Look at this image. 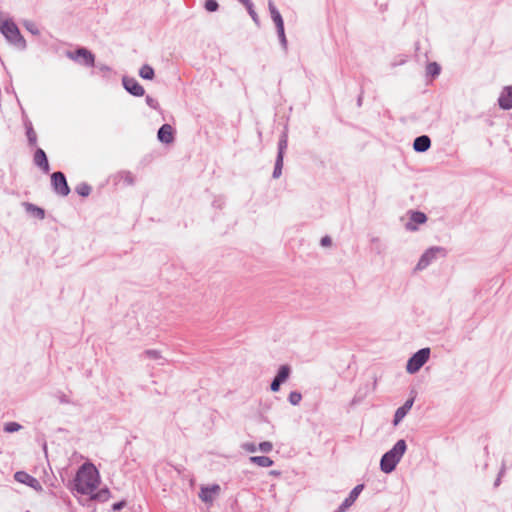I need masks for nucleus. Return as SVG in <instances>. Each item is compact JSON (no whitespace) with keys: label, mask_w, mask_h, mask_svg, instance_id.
<instances>
[{"label":"nucleus","mask_w":512,"mask_h":512,"mask_svg":"<svg viewBox=\"0 0 512 512\" xmlns=\"http://www.w3.org/2000/svg\"><path fill=\"white\" fill-rule=\"evenodd\" d=\"M0 32L5 39L19 49L26 48V41L15 22L0 11Z\"/></svg>","instance_id":"f03ea898"},{"label":"nucleus","mask_w":512,"mask_h":512,"mask_svg":"<svg viewBox=\"0 0 512 512\" xmlns=\"http://www.w3.org/2000/svg\"><path fill=\"white\" fill-rule=\"evenodd\" d=\"M125 505H126L125 501H120V502L114 503L112 506V509L114 511H120L121 509L124 508Z\"/></svg>","instance_id":"ea45409f"},{"label":"nucleus","mask_w":512,"mask_h":512,"mask_svg":"<svg viewBox=\"0 0 512 512\" xmlns=\"http://www.w3.org/2000/svg\"><path fill=\"white\" fill-rule=\"evenodd\" d=\"M430 356L429 348H422L414 353L408 360L406 370L410 374L418 372L421 367L428 361Z\"/></svg>","instance_id":"39448f33"},{"label":"nucleus","mask_w":512,"mask_h":512,"mask_svg":"<svg viewBox=\"0 0 512 512\" xmlns=\"http://www.w3.org/2000/svg\"><path fill=\"white\" fill-rule=\"evenodd\" d=\"M22 25L24 26V28L29 31L31 34L33 35H39L40 34V31L36 25V23H34L33 21H30V20H24L22 22Z\"/></svg>","instance_id":"a878e982"},{"label":"nucleus","mask_w":512,"mask_h":512,"mask_svg":"<svg viewBox=\"0 0 512 512\" xmlns=\"http://www.w3.org/2000/svg\"><path fill=\"white\" fill-rule=\"evenodd\" d=\"M96 68L101 72L103 73L104 75H106L107 73H109L111 71V68L109 66H107L106 64H103V63H98L96 65Z\"/></svg>","instance_id":"4c0bfd02"},{"label":"nucleus","mask_w":512,"mask_h":512,"mask_svg":"<svg viewBox=\"0 0 512 512\" xmlns=\"http://www.w3.org/2000/svg\"><path fill=\"white\" fill-rule=\"evenodd\" d=\"M301 400H302L301 393H299L297 391L290 392V394L288 396V401L290 402V404L296 406L300 403Z\"/></svg>","instance_id":"7c9ffc66"},{"label":"nucleus","mask_w":512,"mask_h":512,"mask_svg":"<svg viewBox=\"0 0 512 512\" xmlns=\"http://www.w3.org/2000/svg\"><path fill=\"white\" fill-rule=\"evenodd\" d=\"M238 1L241 2V3H247L248 2V0H238Z\"/></svg>","instance_id":"de8ad7c7"},{"label":"nucleus","mask_w":512,"mask_h":512,"mask_svg":"<svg viewBox=\"0 0 512 512\" xmlns=\"http://www.w3.org/2000/svg\"><path fill=\"white\" fill-rule=\"evenodd\" d=\"M440 70V66L436 62L429 63L426 68L427 74L433 77L439 75Z\"/></svg>","instance_id":"c756f323"},{"label":"nucleus","mask_w":512,"mask_h":512,"mask_svg":"<svg viewBox=\"0 0 512 512\" xmlns=\"http://www.w3.org/2000/svg\"><path fill=\"white\" fill-rule=\"evenodd\" d=\"M410 221L405 224V228L408 231H416L418 224H424L427 221L425 213L420 211H410Z\"/></svg>","instance_id":"9b49d317"},{"label":"nucleus","mask_w":512,"mask_h":512,"mask_svg":"<svg viewBox=\"0 0 512 512\" xmlns=\"http://www.w3.org/2000/svg\"><path fill=\"white\" fill-rule=\"evenodd\" d=\"M371 241H372L373 243H376V242H379L380 240H379V238H378V237H373V238L371 239Z\"/></svg>","instance_id":"c03bdc74"},{"label":"nucleus","mask_w":512,"mask_h":512,"mask_svg":"<svg viewBox=\"0 0 512 512\" xmlns=\"http://www.w3.org/2000/svg\"><path fill=\"white\" fill-rule=\"evenodd\" d=\"M243 4H244V5H245V7L247 8L249 15L252 17V19L254 20V22L258 24V22H259V20H258V15H257V13L254 11L253 4H252L251 0H248V2H247V3H243Z\"/></svg>","instance_id":"72a5a7b5"},{"label":"nucleus","mask_w":512,"mask_h":512,"mask_svg":"<svg viewBox=\"0 0 512 512\" xmlns=\"http://www.w3.org/2000/svg\"><path fill=\"white\" fill-rule=\"evenodd\" d=\"M14 478L16 481L24 483L30 487H35L36 485H39V482L37 481L36 478H34L33 476L29 475L24 471L16 472Z\"/></svg>","instance_id":"a211bd4d"},{"label":"nucleus","mask_w":512,"mask_h":512,"mask_svg":"<svg viewBox=\"0 0 512 512\" xmlns=\"http://www.w3.org/2000/svg\"><path fill=\"white\" fill-rule=\"evenodd\" d=\"M23 205L25 207V210L28 213H30L33 217L37 219H44L45 211L42 208L28 202L23 203Z\"/></svg>","instance_id":"aec40b11"},{"label":"nucleus","mask_w":512,"mask_h":512,"mask_svg":"<svg viewBox=\"0 0 512 512\" xmlns=\"http://www.w3.org/2000/svg\"><path fill=\"white\" fill-rule=\"evenodd\" d=\"M363 489H364V485L363 484L356 485L351 490V492L349 493L348 497L345 498V500L341 503V505L339 506V508L335 512H344L349 507H351L353 505V503L356 501V499L358 498L359 494L363 491Z\"/></svg>","instance_id":"9d476101"},{"label":"nucleus","mask_w":512,"mask_h":512,"mask_svg":"<svg viewBox=\"0 0 512 512\" xmlns=\"http://www.w3.org/2000/svg\"><path fill=\"white\" fill-rule=\"evenodd\" d=\"M146 103L154 109L157 108V102L150 96H146Z\"/></svg>","instance_id":"79ce46f5"},{"label":"nucleus","mask_w":512,"mask_h":512,"mask_svg":"<svg viewBox=\"0 0 512 512\" xmlns=\"http://www.w3.org/2000/svg\"><path fill=\"white\" fill-rule=\"evenodd\" d=\"M21 429V425L17 422H8L4 425V431L7 433H13L19 431Z\"/></svg>","instance_id":"473e14b6"},{"label":"nucleus","mask_w":512,"mask_h":512,"mask_svg":"<svg viewBox=\"0 0 512 512\" xmlns=\"http://www.w3.org/2000/svg\"><path fill=\"white\" fill-rule=\"evenodd\" d=\"M332 244V240L329 236H324L322 239H321V245L323 247H328Z\"/></svg>","instance_id":"a19ab883"},{"label":"nucleus","mask_w":512,"mask_h":512,"mask_svg":"<svg viewBox=\"0 0 512 512\" xmlns=\"http://www.w3.org/2000/svg\"><path fill=\"white\" fill-rule=\"evenodd\" d=\"M75 190L80 196L83 197H86L91 193V187L86 183L78 184Z\"/></svg>","instance_id":"c85d7f7f"},{"label":"nucleus","mask_w":512,"mask_h":512,"mask_svg":"<svg viewBox=\"0 0 512 512\" xmlns=\"http://www.w3.org/2000/svg\"><path fill=\"white\" fill-rule=\"evenodd\" d=\"M51 184L56 194L60 196H67L70 193L65 175L58 171L51 175Z\"/></svg>","instance_id":"0eeeda50"},{"label":"nucleus","mask_w":512,"mask_h":512,"mask_svg":"<svg viewBox=\"0 0 512 512\" xmlns=\"http://www.w3.org/2000/svg\"><path fill=\"white\" fill-rule=\"evenodd\" d=\"M503 473H504V468H502V470L500 471L499 476L494 483L495 486H498L500 484V477Z\"/></svg>","instance_id":"37998d69"},{"label":"nucleus","mask_w":512,"mask_h":512,"mask_svg":"<svg viewBox=\"0 0 512 512\" xmlns=\"http://www.w3.org/2000/svg\"><path fill=\"white\" fill-rule=\"evenodd\" d=\"M99 473L91 463L83 464L74 479V490L82 495L92 494L98 487Z\"/></svg>","instance_id":"f257e3e1"},{"label":"nucleus","mask_w":512,"mask_h":512,"mask_svg":"<svg viewBox=\"0 0 512 512\" xmlns=\"http://www.w3.org/2000/svg\"><path fill=\"white\" fill-rule=\"evenodd\" d=\"M279 41L284 50H287V39L285 36L284 24L276 27Z\"/></svg>","instance_id":"bb28decb"},{"label":"nucleus","mask_w":512,"mask_h":512,"mask_svg":"<svg viewBox=\"0 0 512 512\" xmlns=\"http://www.w3.org/2000/svg\"><path fill=\"white\" fill-rule=\"evenodd\" d=\"M26 135H27V138H28V142L30 145H35L36 142H37V135L35 133V131L33 130L32 126L29 125L27 127V131H26Z\"/></svg>","instance_id":"2f4dec72"},{"label":"nucleus","mask_w":512,"mask_h":512,"mask_svg":"<svg viewBox=\"0 0 512 512\" xmlns=\"http://www.w3.org/2000/svg\"><path fill=\"white\" fill-rule=\"evenodd\" d=\"M90 495H91V497H90L91 500L105 502L110 498V491L108 488H103V489H100L96 493L93 492Z\"/></svg>","instance_id":"4be33fe9"},{"label":"nucleus","mask_w":512,"mask_h":512,"mask_svg":"<svg viewBox=\"0 0 512 512\" xmlns=\"http://www.w3.org/2000/svg\"><path fill=\"white\" fill-rule=\"evenodd\" d=\"M242 448H243L244 450H246L247 452H250V453H254V452H256V450H257V448H256L255 444H253V443H244V444L242 445Z\"/></svg>","instance_id":"58836bf2"},{"label":"nucleus","mask_w":512,"mask_h":512,"mask_svg":"<svg viewBox=\"0 0 512 512\" xmlns=\"http://www.w3.org/2000/svg\"><path fill=\"white\" fill-rule=\"evenodd\" d=\"M283 159L284 158L276 157L275 167H274V171H273V175H272L273 178H275V179L279 178L282 174Z\"/></svg>","instance_id":"cd10ccee"},{"label":"nucleus","mask_w":512,"mask_h":512,"mask_svg":"<svg viewBox=\"0 0 512 512\" xmlns=\"http://www.w3.org/2000/svg\"><path fill=\"white\" fill-rule=\"evenodd\" d=\"M66 56L79 64L87 67L95 66V56L87 48L80 47L76 51H67Z\"/></svg>","instance_id":"423d86ee"},{"label":"nucleus","mask_w":512,"mask_h":512,"mask_svg":"<svg viewBox=\"0 0 512 512\" xmlns=\"http://www.w3.org/2000/svg\"><path fill=\"white\" fill-rule=\"evenodd\" d=\"M407 445L405 440H398L395 445L387 451L380 460V469L388 474L395 470L397 464L405 454Z\"/></svg>","instance_id":"7ed1b4c3"},{"label":"nucleus","mask_w":512,"mask_h":512,"mask_svg":"<svg viewBox=\"0 0 512 512\" xmlns=\"http://www.w3.org/2000/svg\"><path fill=\"white\" fill-rule=\"evenodd\" d=\"M143 355L148 359L155 360V361H161L159 363L161 365L164 364L163 357H162L160 351H158V350L149 349V350L144 351Z\"/></svg>","instance_id":"393cba45"},{"label":"nucleus","mask_w":512,"mask_h":512,"mask_svg":"<svg viewBox=\"0 0 512 512\" xmlns=\"http://www.w3.org/2000/svg\"><path fill=\"white\" fill-rule=\"evenodd\" d=\"M122 179L123 181L127 184V185H133L135 180H134V176L131 172H123L122 174Z\"/></svg>","instance_id":"e433bc0d"},{"label":"nucleus","mask_w":512,"mask_h":512,"mask_svg":"<svg viewBox=\"0 0 512 512\" xmlns=\"http://www.w3.org/2000/svg\"><path fill=\"white\" fill-rule=\"evenodd\" d=\"M431 147V140L427 135H421L415 138L413 149L416 152H426Z\"/></svg>","instance_id":"dca6fc26"},{"label":"nucleus","mask_w":512,"mask_h":512,"mask_svg":"<svg viewBox=\"0 0 512 512\" xmlns=\"http://www.w3.org/2000/svg\"><path fill=\"white\" fill-rule=\"evenodd\" d=\"M357 102H358V105L360 106V105H361V102H362V97H361V96H359V98H358V101H357Z\"/></svg>","instance_id":"49530a36"},{"label":"nucleus","mask_w":512,"mask_h":512,"mask_svg":"<svg viewBox=\"0 0 512 512\" xmlns=\"http://www.w3.org/2000/svg\"><path fill=\"white\" fill-rule=\"evenodd\" d=\"M290 372L291 369L288 365L280 366L276 376L271 382L270 389L273 392L279 391L281 384H283L289 378Z\"/></svg>","instance_id":"6e6552de"},{"label":"nucleus","mask_w":512,"mask_h":512,"mask_svg":"<svg viewBox=\"0 0 512 512\" xmlns=\"http://www.w3.org/2000/svg\"><path fill=\"white\" fill-rule=\"evenodd\" d=\"M34 164L38 166L44 173L50 170L46 153L43 149L37 148L34 154Z\"/></svg>","instance_id":"4468645a"},{"label":"nucleus","mask_w":512,"mask_h":512,"mask_svg":"<svg viewBox=\"0 0 512 512\" xmlns=\"http://www.w3.org/2000/svg\"><path fill=\"white\" fill-rule=\"evenodd\" d=\"M154 75V69L148 64H144L139 70V76L145 80H152Z\"/></svg>","instance_id":"b1692460"},{"label":"nucleus","mask_w":512,"mask_h":512,"mask_svg":"<svg viewBox=\"0 0 512 512\" xmlns=\"http://www.w3.org/2000/svg\"><path fill=\"white\" fill-rule=\"evenodd\" d=\"M498 104L503 110L512 109V86H505L498 98Z\"/></svg>","instance_id":"f8f14e48"},{"label":"nucleus","mask_w":512,"mask_h":512,"mask_svg":"<svg viewBox=\"0 0 512 512\" xmlns=\"http://www.w3.org/2000/svg\"><path fill=\"white\" fill-rule=\"evenodd\" d=\"M413 403H414V398H410V399L406 400V402L396 410L394 419H393L394 426H397L403 420V418L411 410Z\"/></svg>","instance_id":"2eb2a0df"},{"label":"nucleus","mask_w":512,"mask_h":512,"mask_svg":"<svg viewBox=\"0 0 512 512\" xmlns=\"http://www.w3.org/2000/svg\"><path fill=\"white\" fill-rule=\"evenodd\" d=\"M268 8H269L270 15H271V18H272L275 26L278 27V26L283 25L284 24L283 18L281 16L280 12L278 11V9L275 7L272 0L268 1Z\"/></svg>","instance_id":"6ab92c4d"},{"label":"nucleus","mask_w":512,"mask_h":512,"mask_svg":"<svg viewBox=\"0 0 512 512\" xmlns=\"http://www.w3.org/2000/svg\"><path fill=\"white\" fill-rule=\"evenodd\" d=\"M220 491L219 485H213L210 487H202L199 497L203 502H212L214 496Z\"/></svg>","instance_id":"f3484780"},{"label":"nucleus","mask_w":512,"mask_h":512,"mask_svg":"<svg viewBox=\"0 0 512 512\" xmlns=\"http://www.w3.org/2000/svg\"><path fill=\"white\" fill-rule=\"evenodd\" d=\"M447 251L444 247L433 246L428 248L420 257L416 270H424L426 269L432 262H434L438 256L446 257Z\"/></svg>","instance_id":"20e7f679"},{"label":"nucleus","mask_w":512,"mask_h":512,"mask_svg":"<svg viewBox=\"0 0 512 512\" xmlns=\"http://www.w3.org/2000/svg\"><path fill=\"white\" fill-rule=\"evenodd\" d=\"M60 400H61V402L68 403V400L65 398V396H63Z\"/></svg>","instance_id":"a18cd8bd"},{"label":"nucleus","mask_w":512,"mask_h":512,"mask_svg":"<svg viewBox=\"0 0 512 512\" xmlns=\"http://www.w3.org/2000/svg\"><path fill=\"white\" fill-rule=\"evenodd\" d=\"M250 462L259 467H270L273 465V460L267 456H251Z\"/></svg>","instance_id":"412c9836"},{"label":"nucleus","mask_w":512,"mask_h":512,"mask_svg":"<svg viewBox=\"0 0 512 512\" xmlns=\"http://www.w3.org/2000/svg\"><path fill=\"white\" fill-rule=\"evenodd\" d=\"M158 140L165 144H170L174 141V130L171 125L163 124L157 133Z\"/></svg>","instance_id":"ddd939ff"},{"label":"nucleus","mask_w":512,"mask_h":512,"mask_svg":"<svg viewBox=\"0 0 512 512\" xmlns=\"http://www.w3.org/2000/svg\"><path fill=\"white\" fill-rule=\"evenodd\" d=\"M122 83L126 91L133 96L141 97L145 94L144 88L137 82L135 78L123 77Z\"/></svg>","instance_id":"1a4fd4ad"},{"label":"nucleus","mask_w":512,"mask_h":512,"mask_svg":"<svg viewBox=\"0 0 512 512\" xmlns=\"http://www.w3.org/2000/svg\"><path fill=\"white\" fill-rule=\"evenodd\" d=\"M204 6L205 9L209 12H215L219 8L218 2L216 0H206Z\"/></svg>","instance_id":"f704fd0d"},{"label":"nucleus","mask_w":512,"mask_h":512,"mask_svg":"<svg viewBox=\"0 0 512 512\" xmlns=\"http://www.w3.org/2000/svg\"><path fill=\"white\" fill-rule=\"evenodd\" d=\"M260 451L264 453H269L273 449V444L269 441H264L259 444Z\"/></svg>","instance_id":"c9c22d12"},{"label":"nucleus","mask_w":512,"mask_h":512,"mask_svg":"<svg viewBox=\"0 0 512 512\" xmlns=\"http://www.w3.org/2000/svg\"><path fill=\"white\" fill-rule=\"evenodd\" d=\"M288 146V136L286 132H283L278 142V153L277 157L284 158L285 150Z\"/></svg>","instance_id":"5701e85b"}]
</instances>
